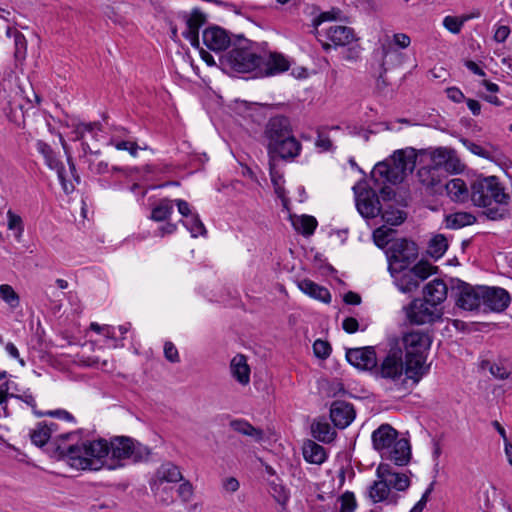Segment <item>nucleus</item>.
<instances>
[{"label": "nucleus", "instance_id": "obj_60", "mask_svg": "<svg viewBox=\"0 0 512 512\" xmlns=\"http://www.w3.org/2000/svg\"><path fill=\"white\" fill-rule=\"evenodd\" d=\"M342 328L349 334L355 333L359 329V322L354 317H346L342 322Z\"/></svg>", "mask_w": 512, "mask_h": 512}, {"label": "nucleus", "instance_id": "obj_47", "mask_svg": "<svg viewBox=\"0 0 512 512\" xmlns=\"http://www.w3.org/2000/svg\"><path fill=\"white\" fill-rule=\"evenodd\" d=\"M0 298L11 309H16L20 305V297L14 288L9 284L0 285Z\"/></svg>", "mask_w": 512, "mask_h": 512}, {"label": "nucleus", "instance_id": "obj_12", "mask_svg": "<svg viewBox=\"0 0 512 512\" xmlns=\"http://www.w3.org/2000/svg\"><path fill=\"white\" fill-rule=\"evenodd\" d=\"M429 165L438 168L442 173H460L464 169V165L461 163L455 150L445 147H439L430 152Z\"/></svg>", "mask_w": 512, "mask_h": 512}, {"label": "nucleus", "instance_id": "obj_34", "mask_svg": "<svg viewBox=\"0 0 512 512\" xmlns=\"http://www.w3.org/2000/svg\"><path fill=\"white\" fill-rule=\"evenodd\" d=\"M302 453L304 459L311 464L321 465L327 459L325 448L312 440L304 443Z\"/></svg>", "mask_w": 512, "mask_h": 512}, {"label": "nucleus", "instance_id": "obj_3", "mask_svg": "<svg viewBox=\"0 0 512 512\" xmlns=\"http://www.w3.org/2000/svg\"><path fill=\"white\" fill-rule=\"evenodd\" d=\"M398 341L402 350H405L406 377L415 384L429 373L430 364H426L427 354L432 340L428 333L423 331H411L405 333Z\"/></svg>", "mask_w": 512, "mask_h": 512}, {"label": "nucleus", "instance_id": "obj_24", "mask_svg": "<svg viewBox=\"0 0 512 512\" xmlns=\"http://www.w3.org/2000/svg\"><path fill=\"white\" fill-rule=\"evenodd\" d=\"M377 478L385 479L390 489L405 491L410 486V480L404 473H398L387 463H380L376 469Z\"/></svg>", "mask_w": 512, "mask_h": 512}, {"label": "nucleus", "instance_id": "obj_20", "mask_svg": "<svg viewBox=\"0 0 512 512\" xmlns=\"http://www.w3.org/2000/svg\"><path fill=\"white\" fill-rule=\"evenodd\" d=\"M464 147L474 155L487 159L491 162L500 164L505 161L506 157L503 151L496 145L491 143L478 144L468 139H461Z\"/></svg>", "mask_w": 512, "mask_h": 512}, {"label": "nucleus", "instance_id": "obj_43", "mask_svg": "<svg viewBox=\"0 0 512 512\" xmlns=\"http://www.w3.org/2000/svg\"><path fill=\"white\" fill-rule=\"evenodd\" d=\"M448 249V241L447 239L441 235H435L430 241L428 245V254L435 258L439 259L444 255L446 250Z\"/></svg>", "mask_w": 512, "mask_h": 512}, {"label": "nucleus", "instance_id": "obj_29", "mask_svg": "<svg viewBox=\"0 0 512 512\" xmlns=\"http://www.w3.org/2000/svg\"><path fill=\"white\" fill-rule=\"evenodd\" d=\"M411 44V39L406 33H395L392 36L386 35L381 40L383 65L387 58L396 52L395 48L406 49Z\"/></svg>", "mask_w": 512, "mask_h": 512}, {"label": "nucleus", "instance_id": "obj_62", "mask_svg": "<svg viewBox=\"0 0 512 512\" xmlns=\"http://www.w3.org/2000/svg\"><path fill=\"white\" fill-rule=\"evenodd\" d=\"M446 95L451 101L455 103H461L465 99L463 92L457 87L447 88Z\"/></svg>", "mask_w": 512, "mask_h": 512}, {"label": "nucleus", "instance_id": "obj_56", "mask_svg": "<svg viewBox=\"0 0 512 512\" xmlns=\"http://www.w3.org/2000/svg\"><path fill=\"white\" fill-rule=\"evenodd\" d=\"M14 44H15V56L17 58H22L26 53V39L22 33L19 31L14 32Z\"/></svg>", "mask_w": 512, "mask_h": 512}, {"label": "nucleus", "instance_id": "obj_11", "mask_svg": "<svg viewBox=\"0 0 512 512\" xmlns=\"http://www.w3.org/2000/svg\"><path fill=\"white\" fill-rule=\"evenodd\" d=\"M455 289L457 290V307L466 311H474L482 306L483 286H472L466 282L458 281Z\"/></svg>", "mask_w": 512, "mask_h": 512}, {"label": "nucleus", "instance_id": "obj_38", "mask_svg": "<svg viewBox=\"0 0 512 512\" xmlns=\"http://www.w3.org/2000/svg\"><path fill=\"white\" fill-rule=\"evenodd\" d=\"M389 495L390 487L385 479L378 478L368 488V497L373 503L386 501Z\"/></svg>", "mask_w": 512, "mask_h": 512}, {"label": "nucleus", "instance_id": "obj_57", "mask_svg": "<svg viewBox=\"0 0 512 512\" xmlns=\"http://www.w3.org/2000/svg\"><path fill=\"white\" fill-rule=\"evenodd\" d=\"M164 355L165 358L172 363H177L180 361L178 350L172 342H165Z\"/></svg>", "mask_w": 512, "mask_h": 512}, {"label": "nucleus", "instance_id": "obj_35", "mask_svg": "<svg viewBox=\"0 0 512 512\" xmlns=\"http://www.w3.org/2000/svg\"><path fill=\"white\" fill-rule=\"evenodd\" d=\"M57 424L51 423H38L37 426L31 430L30 438L33 444L36 446L45 445L51 438L52 433L56 430Z\"/></svg>", "mask_w": 512, "mask_h": 512}, {"label": "nucleus", "instance_id": "obj_51", "mask_svg": "<svg viewBox=\"0 0 512 512\" xmlns=\"http://www.w3.org/2000/svg\"><path fill=\"white\" fill-rule=\"evenodd\" d=\"M340 503L339 512H355L357 508V501L355 495L351 491H346L338 497Z\"/></svg>", "mask_w": 512, "mask_h": 512}, {"label": "nucleus", "instance_id": "obj_46", "mask_svg": "<svg viewBox=\"0 0 512 512\" xmlns=\"http://www.w3.org/2000/svg\"><path fill=\"white\" fill-rule=\"evenodd\" d=\"M10 378L6 371H0V406H2L4 416H8V410L6 403L9 397H13V394L9 393L10 390Z\"/></svg>", "mask_w": 512, "mask_h": 512}, {"label": "nucleus", "instance_id": "obj_63", "mask_svg": "<svg viewBox=\"0 0 512 512\" xmlns=\"http://www.w3.org/2000/svg\"><path fill=\"white\" fill-rule=\"evenodd\" d=\"M175 204L178 208L179 213L186 219L191 217L194 213H192L190 205L187 201L182 199L175 200Z\"/></svg>", "mask_w": 512, "mask_h": 512}, {"label": "nucleus", "instance_id": "obj_55", "mask_svg": "<svg viewBox=\"0 0 512 512\" xmlns=\"http://www.w3.org/2000/svg\"><path fill=\"white\" fill-rule=\"evenodd\" d=\"M331 346L327 341L316 340L313 344V351L316 357L326 359L331 353Z\"/></svg>", "mask_w": 512, "mask_h": 512}, {"label": "nucleus", "instance_id": "obj_53", "mask_svg": "<svg viewBox=\"0 0 512 512\" xmlns=\"http://www.w3.org/2000/svg\"><path fill=\"white\" fill-rule=\"evenodd\" d=\"M7 227L9 230H16V237H20L24 231L22 218L12 210L7 211Z\"/></svg>", "mask_w": 512, "mask_h": 512}, {"label": "nucleus", "instance_id": "obj_1", "mask_svg": "<svg viewBox=\"0 0 512 512\" xmlns=\"http://www.w3.org/2000/svg\"><path fill=\"white\" fill-rule=\"evenodd\" d=\"M471 201L484 208L490 220H501L509 215L510 196L496 176L476 178L471 184Z\"/></svg>", "mask_w": 512, "mask_h": 512}, {"label": "nucleus", "instance_id": "obj_27", "mask_svg": "<svg viewBox=\"0 0 512 512\" xmlns=\"http://www.w3.org/2000/svg\"><path fill=\"white\" fill-rule=\"evenodd\" d=\"M382 458L390 460L398 466L408 464L411 458V447L409 441L405 438L398 439L392 447L385 452Z\"/></svg>", "mask_w": 512, "mask_h": 512}, {"label": "nucleus", "instance_id": "obj_32", "mask_svg": "<svg viewBox=\"0 0 512 512\" xmlns=\"http://www.w3.org/2000/svg\"><path fill=\"white\" fill-rule=\"evenodd\" d=\"M230 373L241 385L246 386L250 382V367L247 359L242 354L234 356L230 362Z\"/></svg>", "mask_w": 512, "mask_h": 512}, {"label": "nucleus", "instance_id": "obj_19", "mask_svg": "<svg viewBox=\"0 0 512 512\" xmlns=\"http://www.w3.org/2000/svg\"><path fill=\"white\" fill-rule=\"evenodd\" d=\"M482 306L494 312L504 311L510 304L509 293L500 287L483 286Z\"/></svg>", "mask_w": 512, "mask_h": 512}, {"label": "nucleus", "instance_id": "obj_13", "mask_svg": "<svg viewBox=\"0 0 512 512\" xmlns=\"http://www.w3.org/2000/svg\"><path fill=\"white\" fill-rule=\"evenodd\" d=\"M36 149L41 153L45 159L46 164L53 170H56L58 179L61 186L66 194H70L74 191L75 187L71 180L67 178V172L63 164L57 159L52 148L42 140H38L36 143Z\"/></svg>", "mask_w": 512, "mask_h": 512}, {"label": "nucleus", "instance_id": "obj_30", "mask_svg": "<svg viewBox=\"0 0 512 512\" xmlns=\"http://www.w3.org/2000/svg\"><path fill=\"white\" fill-rule=\"evenodd\" d=\"M205 22V15L199 10H194L186 21V27L182 34L194 47L198 48L200 45L199 29Z\"/></svg>", "mask_w": 512, "mask_h": 512}, {"label": "nucleus", "instance_id": "obj_48", "mask_svg": "<svg viewBox=\"0 0 512 512\" xmlns=\"http://www.w3.org/2000/svg\"><path fill=\"white\" fill-rule=\"evenodd\" d=\"M108 144L114 146L117 150L127 151L133 157L137 156L140 149L136 141L131 139L120 140L117 136H112Z\"/></svg>", "mask_w": 512, "mask_h": 512}, {"label": "nucleus", "instance_id": "obj_41", "mask_svg": "<svg viewBox=\"0 0 512 512\" xmlns=\"http://www.w3.org/2000/svg\"><path fill=\"white\" fill-rule=\"evenodd\" d=\"M173 212V201L167 198L161 199L151 212V219L157 222L167 220Z\"/></svg>", "mask_w": 512, "mask_h": 512}, {"label": "nucleus", "instance_id": "obj_14", "mask_svg": "<svg viewBox=\"0 0 512 512\" xmlns=\"http://www.w3.org/2000/svg\"><path fill=\"white\" fill-rule=\"evenodd\" d=\"M258 77L274 76L287 71L289 60L281 53L269 52L260 54Z\"/></svg>", "mask_w": 512, "mask_h": 512}, {"label": "nucleus", "instance_id": "obj_52", "mask_svg": "<svg viewBox=\"0 0 512 512\" xmlns=\"http://www.w3.org/2000/svg\"><path fill=\"white\" fill-rule=\"evenodd\" d=\"M381 215L384 222L393 226L403 223L406 217L405 213L399 209H386Z\"/></svg>", "mask_w": 512, "mask_h": 512}, {"label": "nucleus", "instance_id": "obj_22", "mask_svg": "<svg viewBox=\"0 0 512 512\" xmlns=\"http://www.w3.org/2000/svg\"><path fill=\"white\" fill-rule=\"evenodd\" d=\"M202 40L204 45L214 52L227 49L231 42L228 32L219 26L206 28L203 31Z\"/></svg>", "mask_w": 512, "mask_h": 512}, {"label": "nucleus", "instance_id": "obj_6", "mask_svg": "<svg viewBox=\"0 0 512 512\" xmlns=\"http://www.w3.org/2000/svg\"><path fill=\"white\" fill-rule=\"evenodd\" d=\"M389 272L399 291L402 293H411L416 291L420 283L434 273V267L428 262L420 261L412 268H391Z\"/></svg>", "mask_w": 512, "mask_h": 512}, {"label": "nucleus", "instance_id": "obj_8", "mask_svg": "<svg viewBox=\"0 0 512 512\" xmlns=\"http://www.w3.org/2000/svg\"><path fill=\"white\" fill-rule=\"evenodd\" d=\"M260 54H257L248 40H242L226 56L227 65L239 73L254 72L258 77Z\"/></svg>", "mask_w": 512, "mask_h": 512}, {"label": "nucleus", "instance_id": "obj_5", "mask_svg": "<svg viewBox=\"0 0 512 512\" xmlns=\"http://www.w3.org/2000/svg\"><path fill=\"white\" fill-rule=\"evenodd\" d=\"M415 167V155L413 150H397L390 160L375 165L372 177L379 176L384 182L397 184L402 182L408 172Z\"/></svg>", "mask_w": 512, "mask_h": 512}, {"label": "nucleus", "instance_id": "obj_2", "mask_svg": "<svg viewBox=\"0 0 512 512\" xmlns=\"http://www.w3.org/2000/svg\"><path fill=\"white\" fill-rule=\"evenodd\" d=\"M58 449L72 468L91 471L108 469L109 444L105 439L85 441L67 447L59 446Z\"/></svg>", "mask_w": 512, "mask_h": 512}, {"label": "nucleus", "instance_id": "obj_61", "mask_svg": "<svg viewBox=\"0 0 512 512\" xmlns=\"http://www.w3.org/2000/svg\"><path fill=\"white\" fill-rule=\"evenodd\" d=\"M178 494L183 501H189L193 495L192 485L189 482H183L178 488Z\"/></svg>", "mask_w": 512, "mask_h": 512}, {"label": "nucleus", "instance_id": "obj_9", "mask_svg": "<svg viewBox=\"0 0 512 512\" xmlns=\"http://www.w3.org/2000/svg\"><path fill=\"white\" fill-rule=\"evenodd\" d=\"M443 307L432 305L426 299H414L407 308V317L413 324L433 323L442 318Z\"/></svg>", "mask_w": 512, "mask_h": 512}, {"label": "nucleus", "instance_id": "obj_26", "mask_svg": "<svg viewBox=\"0 0 512 512\" xmlns=\"http://www.w3.org/2000/svg\"><path fill=\"white\" fill-rule=\"evenodd\" d=\"M444 173L438 168L432 167L427 164L422 166L417 171L419 182L431 191V193H441L443 190L442 178Z\"/></svg>", "mask_w": 512, "mask_h": 512}, {"label": "nucleus", "instance_id": "obj_59", "mask_svg": "<svg viewBox=\"0 0 512 512\" xmlns=\"http://www.w3.org/2000/svg\"><path fill=\"white\" fill-rule=\"evenodd\" d=\"M510 27L507 25H498L494 31V40L498 43H503L510 35Z\"/></svg>", "mask_w": 512, "mask_h": 512}, {"label": "nucleus", "instance_id": "obj_21", "mask_svg": "<svg viewBox=\"0 0 512 512\" xmlns=\"http://www.w3.org/2000/svg\"><path fill=\"white\" fill-rule=\"evenodd\" d=\"M301 149V143L294 137L293 134H291L290 136H286L285 139H282L276 142L273 146L269 147L268 154L270 156V160H274L275 156L285 160L294 159L300 154Z\"/></svg>", "mask_w": 512, "mask_h": 512}, {"label": "nucleus", "instance_id": "obj_33", "mask_svg": "<svg viewBox=\"0 0 512 512\" xmlns=\"http://www.w3.org/2000/svg\"><path fill=\"white\" fill-rule=\"evenodd\" d=\"M298 288L309 297L319 300L323 303L331 302V294L329 290L310 279H303L298 282Z\"/></svg>", "mask_w": 512, "mask_h": 512}, {"label": "nucleus", "instance_id": "obj_18", "mask_svg": "<svg viewBox=\"0 0 512 512\" xmlns=\"http://www.w3.org/2000/svg\"><path fill=\"white\" fill-rule=\"evenodd\" d=\"M356 207L364 218H375L381 213V205L376 192L373 189H363L356 193Z\"/></svg>", "mask_w": 512, "mask_h": 512}, {"label": "nucleus", "instance_id": "obj_23", "mask_svg": "<svg viewBox=\"0 0 512 512\" xmlns=\"http://www.w3.org/2000/svg\"><path fill=\"white\" fill-rule=\"evenodd\" d=\"M398 432L389 424H382L373 431L371 439L373 448L378 451L381 457L398 440Z\"/></svg>", "mask_w": 512, "mask_h": 512}, {"label": "nucleus", "instance_id": "obj_39", "mask_svg": "<svg viewBox=\"0 0 512 512\" xmlns=\"http://www.w3.org/2000/svg\"><path fill=\"white\" fill-rule=\"evenodd\" d=\"M230 427L239 434L251 437L259 442L263 439L264 433L261 429L252 426L244 419H236L230 422Z\"/></svg>", "mask_w": 512, "mask_h": 512}, {"label": "nucleus", "instance_id": "obj_40", "mask_svg": "<svg viewBox=\"0 0 512 512\" xmlns=\"http://www.w3.org/2000/svg\"><path fill=\"white\" fill-rule=\"evenodd\" d=\"M475 222L476 217L469 212H455L446 216V226L450 229H460Z\"/></svg>", "mask_w": 512, "mask_h": 512}, {"label": "nucleus", "instance_id": "obj_58", "mask_svg": "<svg viewBox=\"0 0 512 512\" xmlns=\"http://www.w3.org/2000/svg\"><path fill=\"white\" fill-rule=\"evenodd\" d=\"M433 490V483L429 485V487L423 493L421 499L412 507L409 512H422L426 506V503L429 499V496Z\"/></svg>", "mask_w": 512, "mask_h": 512}, {"label": "nucleus", "instance_id": "obj_4", "mask_svg": "<svg viewBox=\"0 0 512 512\" xmlns=\"http://www.w3.org/2000/svg\"><path fill=\"white\" fill-rule=\"evenodd\" d=\"M108 444L110 455L108 470L123 467L125 460H131L134 463L147 461L151 454L149 447L127 436L113 437Z\"/></svg>", "mask_w": 512, "mask_h": 512}, {"label": "nucleus", "instance_id": "obj_7", "mask_svg": "<svg viewBox=\"0 0 512 512\" xmlns=\"http://www.w3.org/2000/svg\"><path fill=\"white\" fill-rule=\"evenodd\" d=\"M404 374L406 375V367L403 350L398 341H390L389 350L380 364H377L374 375L376 378L397 383L402 381Z\"/></svg>", "mask_w": 512, "mask_h": 512}, {"label": "nucleus", "instance_id": "obj_31", "mask_svg": "<svg viewBox=\"0 0 512 512\" xmlns=\"http://www.w3.org/2000/svg\"><path fill=\"white\" fill-rule=\"evenodd\" d=\"M447 196L457 203H465L471 199V189L469 190L465 181L461 178H453L443 185Z\"/></svg>", "mask_w": 512, "mask_h": 512}, {"label": "nucleus", "instance_id": "obj_28", "mask_svg": "<svg viewBox=\"0 0 512 512\" xmlns=\"http://www.w3.org/2000/svg\"><path fill=\"white\" fill-rule=\"evenodd\" d=\"M424 299L437 307H443L447 299L448 287L442 279H434L427 283L423 290Z\"/></svg>", "mask_w": 512, "mask_h": 512}, {"label": "nucleus", "instance_id": "obj_16", "mask_svg": "<svg viewBox=\"0 0 512 512\" xmlns=\"http://www.w3.org/2000/svg\"><path fill=\"white\" fill-rule=\"evenodd\" d=\"M347 361L360 370L375 371L378 360L373 347L351 348L346 352Z\"/></svg>", "mask_w": 512, "mask_h": 512}, {"label": "nucleus", "instance_id": "obj_50", "mask_svg": "<svg viewBox=\"0 0 512 512\" xmlns=\"http://www.w3.org/2000/svg\"><path fill=\"white\" fill-rule=\"evenodd\" d=\"M481 367L488 368L490 373L497 379L504 380L510 376V369L503 363H490L488 360L482 361Z\"/></svg>", "mask_w": 512, "mask_h": 512}, {"label": "nucleus", "instance_id": "obj_45", "mask_svg": "<svg viewBox=\"0 0 512 512\" xmlns=\"http://www.w3.org/2000/svg\"><path fill=\"white\" fill-rule=\"evenodd\" d=\"M317 224V220L309 215H302L293 222L295 229L306 236H310L314 233Z\"/></svg>", "mask_w": 512, "mask_h": 512}, {"label": "nucleus", "instance_id": "obj_17", "mask_svg": "<svg viewBox=\"0 0 512 512\" xmlns=\"http://www.w3.org/2000/svg\"><path fill=\"white\" fill-rule=\"evenodd\" d=\"M326 39L329 42L322 44L324 50L331 47L347 46L354 42L357 38L352 28L343 25H331L325 30Z\"/></svg>", "mask_w": 512, "mask_h": 512}, {"label": "nucleus", "instance_id": "obj_25", "mask_svg": "<svg viewBox=\"0 0 512 512\" xmlns=\"http://www.w3.org/2000/svg\"><path fill=\"white\" fill-rule=\"evenodd\" d=\"M330 418L336 427L346 428L355 418L353 405L345 401H334L330 408Z\"/></svg>", "mask_w": 512, "mask_h": 512}, {"label": "nucleus", "instance_id": "obj_54", "mask_svg": "<svg viewBox=\"0 0 512 512\" xmlns=\"http://www.w3.org/2000/svg\"><path fill=\"white\" fill-rule=\"evenodd\" d=\"M464 24V19L456 16H446L443 19V26L453 34H458Z\"/></svg>", "mask_w": 512, "mask_h": 512}, {"label": "nucleus", "instance_id": "obj_44", "mask_svg": "<svg viewBox=\"0 0 512 512\" xmlns=\"http://www.w3.org/2000/svg\"><path fill=\"white\" fill-rule=\"evenodd\" d=\"M269 170H270V178L274 187V191L279 198L284 200L285 198V188H284V178L283 175L276 169L274 160L269 161Z\"/></svg>", "mask_w": 512, "mask_h": 512}, {"label": "nucleus", "instance_id": "obj_10", "mask_svg": "<svg viewBox=\"0 0 512 512\" xmlns=\"http://www.w3.org/2000/svg\"><path fill=\"white\" fill-rule=\"evenodd\" d=\"M389 268L409 267L418 257V248L413 241L399 239L389 248Z\"/></svg>", "mask_w": 512, "mask_h": 512}, {"label": "nucleus", "instance_id": "obj_36", "mask_svg": "<svg viewBox=\"0 0 512 512\" xmlns=\"http://www.w3.org/2000/svg\"><path fill=\"white\" fill-rule=\"evenodd\" d=\"M156 483H177L182 480L183 476L178 466L172 463H165L160 466L156 473Z\"/></svg>", "mask_w": 512, "mask_h": 512}, {"label": "nucleus", "instance_id": "obj_49", "mask_svg": "<svg viewBox=\"0 0 512 512\" xmlns=\"http://www.w3.org/2000/svg\"><path fill=\"white\" fill-rule=\"evenodd\" d=\"M181 222L189 230L191 236L194 238L198 237L199 235H205L207 232L197 213L191 215V217Z\"/></svg>", "mask_w": 512, "mask_h": 512}, {"label": "nucleus", "instance_id": "obj_64", "mask_svg": "<svg viewBox=\"0 0 512 512\" xmlns=\"http://www.w3.org/2000/svg\"><path fill=\"white\" fill-rule=\"evenodd\" d=\"M47 414L52 417H56L68 422H75L74 416L66 410L58 409L54 411H49Z\"/></svg>", "mask_w": 512, "mask_h": 512}, {"label": "nucleus", "instance_id": "obj_37", "mask_svg": "<svg viewBox=\"0 0 512 512\" xmlns=\"http://www.w3.org/2000/svg\"><path fill=\"white\" fill-rule=\"evenodd\" d=\"M312 436L323 443H331L336 437V431L325 420H316L311 425Z\"/></svg>", "mask_w": 512, "mask_h": 512}, {"label": "nucleus", "instance_id": "obj_42", "mask_svg": "<svg viewBox=\"0 0 512 512\" xmlns=\"http://www.w3.org/2000/svg\"><path fill=\"white\" fill-rule=\"evenodd\" d=\"M101 131V124L99 122H79L74 126L73 133L75 140H83L86 134H90L94 139H97L98 133Z\"/></svg>", "mask_w": 512, "mask_h": 512}, {"label": "nucleus", "instance_id": "obj_15", "mask_svg": "<svg viewBox=\"0 0 512 512\" xmlns=\"http://www.w3.org/2000/svg\"><path fill=\"white\" fill-rule=\"evenodd\" d=\"M291 134H293L291 123L287 117L275 116L270 118L264 131L265 138L268 141L267 149Z\"/></svg>", "mask_w": 512, "mask_h": 512}]
</instances>
